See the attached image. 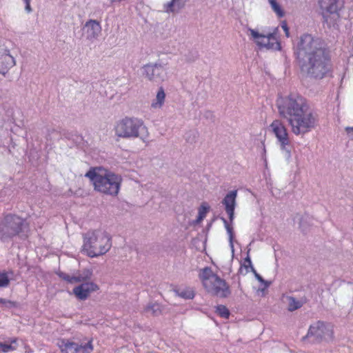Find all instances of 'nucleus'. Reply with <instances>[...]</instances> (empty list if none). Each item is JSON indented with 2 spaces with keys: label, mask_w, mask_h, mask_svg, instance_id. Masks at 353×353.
<instances>
[{
  "label": "nucleus",
  "mask_w": 353,
  "mask_h": 353,
  "mask_svg": "<svg viewBox=\"0 0 353 353\" xmlns=\"http://www.w3.org/2000/svg\"><path fill=\"white\" fill-rule=\"evenodd\" d=\"M279 113L286 119L290 131L296 136H303L317 124V118L308 101L297 94H290L276 101Z\"/></svg>",
  "instance_id": "f257e3e1"
},
{
  "label": "nucleus",
  "mask_w": 353,
  "mask_h": 353,
  "mask_svg": "<svg viewBox=\"0 0 353 353\" xmlns=\"http://www.w3.org/2000/svg\"><path fill=\"white\" fill-rule=\"evenodd\" d=\"M301 71L314 78H322L330 70L329 51L323 42L310 34L301 36L295 46Z\"/></svg>",
  "instance_id": "f03ea898"
},
{
  "label": "nucleus",
  "mask_w": 353,
  "mask_h": 353,
  "mask_svg": "<svg viewBox=\"0 0 353 353\" xmlns=\"http://www.w3.org/2000/svg\"><path fill=\"white\" fill-rule=\"evenodd\" d=\"M94 187V190L101 194L117 196L120 190L122 177L112 171L101 167L90 169L85 175Z\"/></svg>",
  "instance_id": "7ed1b4c3"
},
{
  "label": "nucleus",
  "mask_w": 353,
  "mask_h": 353,
  "mask_svg": "<svg viewBox=\"0 0 353 353\" xmlns=\"http://www.w3.org/2000/svg\"><path fill=\"white\" fill-rule=\"evenodd\" d=\"M110 237L104 231H88L83 235L81 252L90 258H95L107 253L111 248Z\"/></svg>",
  "instance_id": "20e7f679"
},
{
  "label": "nucleus",
  "mask_w": 353,
  "mask_h": 353,
  "mask_svg": "<svg viewBox=\"0 0 353 353\" xmlns=\"http://www.w3.org/2000/svg\"><path fill=\"white\" fill-rule=\"evenodd\" d=\"M114 130L115 135L123 139H139L145 142L149 137L148 128L142 119L125 117L117 121Z\"/></svg>",
  "instance_id": "39448f33"
},
{
  "label": "nucleus",
  "mask_w": 353,
  "mask_h": 353,
  "mask_svg": "<svg viewBox=\"0 0 353 353\" xmlns=\"http://www.w3.org/2000/svg\"><path fill=\"white\" fill-rule=\"evenodd\" d=\"M199 278L203 287L210 293L221 297L230 294L229 287L225 281L216 275L210 268L201 270Z\"/></svg>",
  "instance_id": "423d86ee"
},
{
  "label": "nucleus",
  "mask_w": 353,
  "mask_h": 353,
  "mask_svg": "<svg viewBox=\"0 0 353 353\" xmlns=\"http://www.w3.org/2000/svg\"><path fill=\"white\" fill-rule=\"evenodd\" d=\"M248 32L250 39L259 48L266 50H281V43L277 36L278 28H275L272 32L267 33L260 32L257 29L249 28Z\"/></svg>",
  "instance_id": "0eeeda50"
},
{
  "label": "nucleus",
  "mask_w": 353,
  "mask_h": 353,
  "mask_svg": "<svg viewBox=\"0 0 353 353\" xmlns=\"http://www.w3.org/2000/svg\"><path fill=\"white\" fill-rule=\"evenodd\" d=\"M25 225V221L21 217L8 214L0 221V240L6 241L19 234Z\"/></svg>",
  "instance_id": "6e6552de"
},
{
  "label": "nucleus",
  "mask_w": 353,
  "mask_h": 353,
  "mask_svg": "<svg viewBox=\"0 0 353 353\" xmlns=\"http://www.w3.org/2000/svg\"><path fill=\"white\" fill-rule=\"evenodd\" d=\"M322 14L325 21L330 25L339 18V11L344 5L343 0H319Z\"/></svg>",
  "instance_id": "1a4fd4ad"
},
{
  "label": "nucleus",
  "mask_w": 353,
  "mask_h": 353,
  "mask_svg": "<svg viewBox=\"0 0 353 353\" xmlns=\"http://www.w3.org/2000/svg\"><path fill=\"white\" fill-rule=\"evenodd\" d=\"M270 129L276 137L281 150L290 157V151L287 148L290 143L289 132L284 123L281 120L276 119L270 125Z\"/></svg>",
  "instance_id": "9d476101"
},
{
  "label": "nucleus",
  "mask_w": 353,
  "mask_h": 353,
  "mask_svg": "<svg viewBox=\"0 0 353 353\" xmlns=\"http://www.w3.org/2000/svg\"><path fill=\"white\" fill-rule=\"evenodd\" d=\"M14 52L6 44L0 45V74L6 75L16 65Z\"/></svg>",
  "instance_id": "9b49d317"
},
{
  "label": "nucleus",
  "mask_w": 353,
  "mask_h": 353,
  "mask_svg": "<svg viewBox=\"0 0 353 353\" xmlns=\"http://www.w3.org/2000/svg\"><path fill=\"white\" fill-rule=\"evenodd\" d=\"M308 336H314L316 339L330 341L333 338L332 326L330 324L318 321L310 327Z\"/></svg>",
  "instance_id": "f8f14e48"
},
{
  "label": "nucleus",
  "mask_w": 353,
  "mask_h": 353,
  "mask_svg": "<svg viewBox=\"0 0 353 353\" xmlns=\"http://www.w3.org/2000/svg\"><path fill=\"white\" fill-rule=\"evenodd\" d=\"M143 76L153 82L163 81L165 79V68L161 64H147L142 68Z\"/></svg>",
  "instance_id": "ddd939ff"
},
{
  "label": "nucleus",
  "mask_w": 353,
  "mask_h": 353,
  "mask_svg": "<svg viewBox=\"0 0 353 353\" xmlns=\"http://www.w3.org/2000/svg\"><path fill=\"white\" fill-rule=\"evenodd\" d=\"M83 36L86 40L94 42L101 34V26L99 21L95 19L87 21L83 26Z\"/></svg>",
  "instance_id": "4468645a"
},
{
  "label": "nucleus",
  "mask_w": 353,
  "mask_h": 353,
  "mask_svg": "<svg viewBox=\"0 0 353 353\" xmlns=\"http://www.w3.org/2000/svg\"><path fill=\"white\" fill-rule=\"evenodd\" d=\"M99 290V286L94 281L81 283L73 288V294L79 300H85L90 295Z\"/></svg>",
  "instance_id": "2eb2a0df"
},
{
  "label": "nucleus",
  "mask_w": 353,
  "mask_h": 353,
  "mask_svg": "<svg viewBox=\"0 0 353 353\" xmlns=\"http://www.w3.org/2000/svg\"><path fill=\"white\" fill-rule=\"evenodd\" d=\"M58 274L61 279L70 283H85L92 281L91 279L93 276V271L90 268H85L72 276L64 272H59Z\"/></svg>",
  "instance_id": "dca6fc26"
},
{
  "label": "nucleus",
  "mask_w": 353,
  "mask_h": 353,
  "mask_svg": "<svg viewBox=\"0 0 353 353\" xmlns=\"http://www.w3.org/2000/svg\"><path fill=\"white\" fill-rule=\"evenodd\" d=\"M237 190L229 192L223 198L222 203L225 207L226 213L229 216V220L232 223L234 219V209L236 205Z\"/></svg>",
  "instance_id": "f3484780"
},
{
  "label": "nucleus",
  "mask_w": 353,
  "mask_h": 353,
  "mask_svg": "<svg viewBox=\"0 0 353 353\" xmlns=\"http://www.w3.org/2000/svg\"><path fill=\"white\" fill-rule=\"evenodd\" d=\"M185 0H170L163 4V10L167 13H176L185 6Z\"/></svg>",
  "instance_id": "a211bd4d"
},
{
  "label": "nucleus",
  "mask_w": 353,
  "mask_h": 353,
  "mask_svg": "<svg viewBox=\"0 0 353 353\" xmlns=\"http://www.w3.org/2000/svg\"><path fill=\"white\" fill-rule=\"evenodd\" d=\"M165 101V92L162 87L159 88L157 92L156 97L151 102V108L159 110L162 108Z\"/></svg>",
  "instance_id": "6ab92c4d"
},
{
  "label": "nucleus",
  "mask_w": 353,
  "mask_h": 353,
  "mask_svg": "<svg viewBox=\"0 0 353 353\" xmlns=\"http://www.w3.org/2000/svg\"><path fill=\"white\" fill-rule=\"evenodd\" d=\"M57 345L62 353H77L76 351V343L69 341L68 340H61L58 342Z\"/></svg>",
  "instance_id": "aec40b11"
},
{
  "label": "nucleus",
  "mask_w": 353,
  "mask_h": 353,
  "mask_svg": "<svg viewBox=\"0 0 353 353\" xmlns=\"http://www.w3.org/2000/svg\"><path fill=\"white\" fill-rule=\"evenodd\" d=\"M283 301L287 304L288 310L291 312L302 306V303L300 301L290 296L284 297Z\"/></svg>",
  "instance_id": "412c9836"
},
{
  "label": "nucleus",
  "mask_w": 353,
  "mask_h": 353,
  "mask_svg": "<svg viewBox=\"0 0 353 353\" xmlns=\"http://www.w3.org/2000/svg\"><path fill=\"white\" fill-rule=\"evenodd\" d=\"M222 220H223L225 228L228 235L230 247L231 248L232 254L233 256L234 252V243H233V240H234V232H233V227L232 225L233 222L232 223L230 222L228 223L227 221V220L223 218L222 219Z\"/></svg>",
  "instance_id": "4be33fe9"
},
{
  "label": "nucleus",
  "mask_w": 353,
  "mask_h": 353,
  "mask_svg": "<svg viewBox=\"0 0 353 353\" xmlns=\"http://www.w3.org/2000/svg\"><path fill=\"white\" fill-rule=\"evenodd\" d=\"M93 350L92 340L87 339L81 343H77V353H91Z\"/></svg>",
  "instance_id": "5701e85b"
},
{
  "label": "nucleus",
  "mask_w": 353,
  "mask_h": 353,
  "mask_svg": "<svg viewBox=\"0 0 353 353\" xmlns=\"http://www.w3.org/2000/svg\"><path fill=\"white\" fill-rule=\"evenodd\" d=\"M272 10L275 13L278 18H282L285 16V12L281 5L276 0H268Z\"/></svg>",
  "instance_id": "b1692460"
},
{
  "label": "nucleus",
  "mask_w": 353,
  "mask_h": 353,
  "mask_svg": "<svg viewBox=\"0 0 353 353\" xmlns=\"http://www.w3.org/2000/svg\"><path fill=\"white\" fill-rule=\"evenodd\" d=\"M254 270V267L252 266L251 259L249 256H248L243 263L241 264L239 272L241 275H246L249 272H253Z\"/></svg>",
  "instance_id": "393cba45"
},
{
  "label": "nucleus",
  "mask_w": 353,
  "mask_h": 353,
  "mask_svg": "<svg viewBox=\"0 0 353 353\" xmlns=\"http://www.w3.org/2000/svg\"><path fill=\"white\" fill-rule=\"evenodd\" d=\"M145 312L148 314L157 316L161 312V306L157 303H150L145 307Z\"/></svg>",
  "instance_id": "a878e982"
},
{
  "label": "nucleus",
  "mask_w": 353,
  "mask_h": 353,
  "mask_svg": "<svg viewBox=\"0 0 353 353\" xmlns=\"http://www.w3.org/2000/svg\"><path fill=\"white\" fill-rule=\"evenodd\" d=\"M175 292L177 294V296L185 299H192L194 296V293L193 290L190 288L179 289L176 290Z\"/></svg>",
  "instance_id": "bb28decb"
},
{
  "label": "nucleus",
  "mask_w": 353,
  "mask_h": 353,
  "mask_svg": "<svg viewBox=\"0 0 353 353\" xmlns=\"http://www.w3.org/2000/svg\"><path fill=\"white\" fill-rule=\"evenodd\" d=\"M16 349V341H14L11 343H3L0 342V352H8Z\"/></svg>",
  "instance_id": "cd10ccee"
},
{
  "label": "nucleus",
  "mask_w": 353,
  "mask_h": 353,
  "mask_svg": "<svg viewBox=\"0 0 353 353\" xmlns=\"http://www.w3.org/2000/svg\"><path fill=\"white\" fill-rule=\"evenodd\" d=\"M208 207L205 205H202L199 209V213H198V216H197V219L196 220V223H199L200 222H201L203 221V219L206 216V214H207V212L208 210Z\"/></svg>",
  "instance_id": "c85d7f7f"
},
{
  "label": "nucleus",
  "mask_w": 353,
  "mask_h": 353,
  "mask_svg": "<svg viewBox=\"0 0 353 353\" xmlns=\"http://www.w3.org/2000/svg\"><path fill=\"white\" fill-rule=\"evenodd\" d=\"M10 278L6 272H0V288H6L9 285Z\"/></svg>",
  "instance_id": "c756f323"
},
{
  "label": "nucleus",
  "mask_w": 353,
  "mask_h": 353,
  "mask_svg": "<svg viewBox=\"0 0 353 353\" xmlns=\"http://www.w3.org/2000/svg\"><path fill=\"white\" fill-rule=\"evenodd\" d=\"M216 312L220 316L225 319H228L230 315L229 310L223 305H219L216 307Z\"/></svg>",
  "instance_id": "7c9ffc66"
},
{
  "label": "nucleus",
  "mask_w": 353,
  "mask_h": 353,
  "mask_svg": "<svg viewBox=\"0 0 353 353\" xmlns=\"http://www.w3.org/2000/svg\"><path fill=\"white\" fill-rule=\"evenodd\" d=\"M345 134L347 137V138L351 140V141H353V126L352 127H345Z\"/></svg>",
  "instance_id": "2f4dec72"
},
{
  "label": "nucleus",
  "mask_w": 353,
  "mask_h": 353,
  "mask_svg": "<svg viewBox=\"0 0 353 353\" xmlns=\"http://www.w3.org/2000/svg\"><path fill=\"white\" fill-rule=\"evenodd\" d=\"M281 26L283 31L285 32V34L287 37H290V30L289 28L287 25V23L285 21H282L281 23Z\"/></svg>",
  "instance_id": "473e14b6"
},
{
  "label": "nucleus",
  "mask_w": 353,
  "mask_h": 353,
  "mask_svg": "<svg viewBox=\"0 0 353 353\" xmlns=\"http://www.w3.org/2000/svg\"><path fill=\"white\" fill-rule=\"evenodd\" d=\"M26 4L25 10L27 12L30 13L32 12V8L30 6V0H23Z\"/></svg>",
  "instance_id": "72a5a7b5"
},
{
  "label": "nucleus",
  "mask_w": 353,
  "mask_h": 353,
  "mask_svg": "<svg viewBox=\"0 0 353 353\" xmlns=\"http://www.w3.org/2000/svg\"><path fill=\"white\" fill-rule=\"evenodd\" d=\"M253 273L254 274V276L255 278L261 283H265V281L263 280V279L261 277V276L260 274H259L256 270H254L253 271Z\"/></svg>",
  "instance_id": "f704fd0d"
},
{
  "label": "nucleus",
  "mask_w": 353,
  "mask_h": 353,
  "mask_svg": "<svg viewBox=\"0 0 353 353\" xmlns=\"http://www.w3.org/2000/svg\"><path fill=\"white\" fill-rule=\"evenodd\" d=\"M8 304H12V302L5 299L0 298V305H7Z\"/></svg>",
  "instance_id": "c9c22d12"
}]
</instances>
